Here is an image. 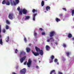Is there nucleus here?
<instances>
[{
    "label": "nucleus",
    "instance_id": "nucleus-39",
    "mask_svg": "<svg viewBox=\"0 0 74 74\" xmlns=\"http://www.w3.org/2000/svg\"><path fill=\"white\" fill-rule=\"evenodd\" d=\"M58 59H55L54 60V62H55L56 63L58 62Z\"/></svg>",
    "mask_w": 74,
    "mask_h": 74
},
{
    "label": "nucleus",
    "instance_id": "nucleus-11",
    "mask_svg": "<svg viewBox=\"0 0 74 74\" xmlns=\"http://www.w3.org/2000/svg\"><path fill=\"white\" fill-rule=\"evenodd\" d=\"M22 12L23 14H25V15H26V14H27V10L25 9H24L22 10Z\"/></svg>",
    "mask_w": 74,
    "mask_h": 74
},
{
    "label": "nucleus",
    "instance_id": "nucleus-6",
    "mask_svg": "<svg viewBox=\"0 0 74 74\" xmlns=\"http://www.w3.org/2000/svg\"><path fill=\"white\" fill-rule=\"evenodd\" d=\"M54 58H55V57L54 56L52 55L51 56L50 59L51 60L49 62L50 63H52V62H53V59H54Z\"/></svg>",
    "mask_w": 74,
    "mask_h": 74
},
{
    "label": "nucleus",
    "instance_id": "nucleus-19",
    "mask_svg": "<svg viewBox=\"0 0 74 74\" xmlns=\"http://www.w3.org/2000/svg\"><path fill=\"white\" fill-rule=\"evenodd\" d=\"M46 49L47 51H48V50L50 49V47L48 46V45H46Z\"/></svg>",
    "mask_w": 74,
    "mask_h": 74
},
{
    "label": "nucleus",
    "instance_id": "nucleus-5",
    "mask_svg": "<svg viewBox=\"0 0 74 74\" xmlns=\"http://www.w3.org/2000/svg\"><path fill=\"white\" fill-rule=\"evenodd\" d=\"M50 41H51V42L53 41V42H54V41H55V40L54 39H53V37H51L50 38V39H47V42H50Z\"/></svg>",
    "mask_w": 74,
    "mask_h": 74
},
{
    "label": "nucleus",
    "instance_id": "nucleus-40",
    "mask_svg": "<svg viewBox=\"0 0 74 74\" xmlns=\"http://www.w3.org/2000/svg\"><path fill=\"white\" fill-rule=\"evenodd\" d=\"M2 32L3 33H5V29H3L2 30Z\"/></svg>",
    "mask_w": 74,
    "mask_h": 74
},
{
    "label": "nucleus",
    "instance_id": "nucleus-49",
    "mask_svg": "<svg viewBox=\"0 0 74 74\" xmlns=\"http://www.w3.org/2000/svg\"><path fill=\"white\" fill-rule=\"evenodd\" d=\"M72 41H74V38H72Z\"/></svg>",
    "mask_w": 74,
    "mask_h": 74
},
{
    "label": "nucleus",
    "instance_id": "nucleus-28",
    "mask_svg": "<svg viewBox=\"0 0 74 74\" xmlns=\"http://www.w3.org/2000/svg\"><path fill=\"white\" fill-rule=\"evenodd\" d=\"M0 44L1 45H3V40H2V39H0Z\"/></svg>",
    "mask_w": 74,
    "mask_h": 74
},
{
    "label": "nucleus",
    "instance_id": "nucleus-23",
    "mask_svg": "<svg viewBox=\"0 0 74 74\" xmlns=\"http://www.w3.org/2000/svg\"><path fill=\"white\" fill-rule=\"evenodd\" d=\"M55 20L57 22H58L59 21H60V19H59L57 18H56Z\"/></svg>",
    "mask_w": 74,
    "mask_h": 74
},
{
    "label": "nucleus",
    "instance_id": "nucleus-12",
    "mask_svg": "<svg viewBox=\"0 0 74 74\" xmlns=\"http://www.w3.org/2000/svg\"><path fill=\"white\" fill-rule=\"evenodd\" d=\"M39 52L40 55H41V56H42V55H43L44 52L42 50H40V51H39Z\"/></svg>",
    "mask_w": 74,
    "mask_h": 74
},
{
    "label": "nucleus",
    "instance_id": "nucleus-25",
    "mask_svg": "<svg viewBox=\"0 0 74 74\" xmlns=\"http://www.w3.org/2000/svg\"><path fill=\"white\" fill-rule=\"evenodd\" d=\"M1 25H0V38L1 37V35L0 34H1Z\"/></svg>",
    "mask_w": 74,
    "mask_h": 74
},
{
    "label": "nucleus",
    "instance_id": "nucleus-17",
    "mask_svg": "<svg viewBox=\"0 0 74 74\" xmlns=\"http://www.w3.org/2000/svg\"><path fill=\"white\" fill-rule=\"evenodd\" d=\"M6 4L7 5H9L10 4V1H9L7 0L6 1Z\"/></svg>",
    "mask_w": 74,
    "mask_h": 74
},
{
    "label": "nucleus",
    "instance_id": "nucleus-56",
    "mask_svg": "<svg viewBox=\"0 0 74 74\" xmlns=\"http://www.w3.org/2000/svg\"><path fill=\"white\" fill-rule=\"evenodd\" d=\"M73 44H74V42H73Z\"/></svg>",
    "mask_w": 74,
    "mask_h": 74
},
{
    "label": "nucleus",
    "instance_id": "nucleus-38",
    "mask_svg": "<svg viewBox=\"0 0 74 74\" xmlns=\"http://www.w3.org/2000/svg\"><path fill=\"white\" fill-rule=\"evenodd\" d=\"M63 46L64 47H66V44H65L64 43H63Z\"/></svg>",
    "mask_w": 74,
    "mask_h": 74
},
{
    "label": "nucleus",
    "instance_id": "nucleus-43",
    "mask_svg": "<svg viewBox=\"0 0 74 74\" xmlns=\"http://www.w3.org/2000/svg\"><path fill=\"white\" fill-rule=\"evenodd\" d=\"M20 7H18V8H17V10L18 11H20Z\"/></svg>",
    "mask_w": 74,
    "mask_h": 74
},
{
    "label": "nucleus",
    "instance_id": "nucleus-3",
    "mask_svg": "<svg viewBox=\"0 0 74 74\" xmlns=\"http://www.w3.org/2000/svg\"><path fill=\"white\" fill-rule=\"evenodd\" d=\"M26 55V53L23 51H21L20 52L19 56L20 58L22 57V56H24Z\"/></svg>",
    "mask_w": 74,
    "mask_h": 74
},
{
    "label": "nucleus",
    "instance_id": "nucleus-7",
    "mask_svg": "<svg viewBox=\"0 0 74 74\" xmlns=\"http://www.w3.org/2000/svg\"><path fill=\"white\" fill-rule=\"evenodd\" d=\"M32 53H33L34 55L35 56H38L39 55V53L38 52H34L33 51H32Z\"/></svg>",
    "mask_w": 74,
    "mask_h": 74
},
{
    "label": "nucleus",
    "instance_id": "nucleus-20",
    "mask_svg": "<svg viewBox=\"0 0 74 74\" xmlns=\"http://www.w3.org/2000/svg\"><path fill=\"white\" fill-rule=\"evenodd\" d=\"M68 37L69 38H71L72 35L70 33H69L68 34Z\"/></svg>",
    "mask_w": 74,
    "mask_h": 74
},
{
    "label": "nucleus",
    "instance_id": "nucleus-41",
    "mask_svg": "<svg viewBox=\"0 0 74 74\" xmlns=\"http://www.w3.org/2000/svg\"><path fill=\"white\" fill-rule=\"evenodd\" d=\"M62 10H64V11H67V10H66V8H62Z\"/></svg>",
    "mask_w": 74,
    "mask_h": 74
},
{
    "label": "nucleus",
    "instance_id": "nucleus-46",
    "mask_svg": "<svg viewBox=\"0 0 74 74\" xmlns=\"http://www.w3.org/2000/svg\"><path fill=\"white\" fill-rule=\"evenodd\" d=\"M26 63H27V61H26L24 63V64L25 65H26Z\"/></svg>",
    "mask_w": 74,
    "mask_h": 74
},
{
    "label": "nucleus",
    "instance_id": "nucleus-53",
    "mask_svg": "<svg viewBox=\"0 0 74 74\" xmlns=\"http://www.w3.org/2000/svg\"><path fill=\"white\" fill-rule=\"evenodd\" d=\"M45 13L47 12V11H45Z\"/></svg>",
    "mask_w": 74,
    "mask_h": 74
},
{
    "label": "nucleus",
    "instance_id": "nucleus-35",
    "mask_svg": "<svg viewBox=\"0 0 74 74\" xmlns=\"http://www.w3.org/2000/svg\"><path fill=\"white\" fill-rule=\"evenodd\" d=\"M9 29V27L8 25H6V29Z\"/></svg>",
    "mask_w": 74,
    "mask_h": 74
},
{
    "label": "nucleus",
    "instance_id": "nucleus-9",
    "mask_svg": "<svg viewBox=\"0 0 74 74\" xmlns=\"http://www.w3.org/2000/svg\"><path fill=\"white\" fill-rule=\"evenodd\" d=\"M55 34V32L54 31L51 32H50V37H53L54 36V34Z\"/></svg>",
    "mask_w": 74,
    "mask_h": 74
},
{
    "label": "nucleus",
    "instance_id": "nucleus-21",
    "mask_svg": "<svg viewBox=\"0 0 74 74\" xmlns=\"http://www.w3.org/2000/svg\"><path fill=\"white\" fill-rule=\"evenodd\" d=\"M37 11H38V10H35V9H33L32 10V12H33V13H34L35 12H37Z\"/></svg>",
    "mask_w": 74,
    "mask_h": 74
},
{
    "label": "nucleus",
    "instance_id": "nucleus-54",
    "mask_svg": "<svg viewBox=\"0 0 74 74\" xmlns=\"http://www.w3.org/2000/svg\"><path fill=\"white\" fill-rule=\"evenodd\" d=\"M34 61H36V60H34Z\"/></svg>",
    "mask_w": 74,
    "mask_h": 74
},
{
    "label": "nucleus",
    "instance_id": "nucleus-32",
    "mask_svg": "<svg viewBox=\"0 0 74 74\" xmlns=\"http://www.w3.org/2000/svg\"><path fill=\"white\" fill-rule=\"evenodd\" d=\"M15 1L16 4H18V3H19V0H15Z\"/></svg>",
    "mask_w": 74,
    "mask_h": 74
},
{
    "label": "nucleus",
    "instance_id": "nucleus-29",
    "mask_svg": "<svg viewBox=\"0 0 74 74\" xmlns=\"http://www.w3.org/2000/svg\"><path fill=\"white\" fill-rule=\"evenodd\" d=\"M29 18H30V16H25V19L28 20L29 19Z\"/></svg>",
    "mask_w": 74,
    "mask_h": 74
},
{
    "label": "nucleus",
    "instance_id": "nucleus-42",
    "mask_svg": "<svg viewBox=\"0 0 74 74\" xmlns=\"http://www.w3.org/2000/svg\"><path fill=\"white\" fill-rule=\"evenodd\" d=\"M59 16L61 17H62V16H63V14H59Z\"/></svg>",
    "mask_w": 74,
    "mask_h": 74
},
{
    "label": "nucleus",
    "instance_id": "nucleus-18",
    "mask_svg": "<svg viewBox=\"0 0 74 74\" xmlns=\"http://www.w3.org/2000/svg\"><path fill=\"white\" fill-rule=\"evenodd\" d=\"M54 73V74H56V73H55V70H53L51 71L50 74H52V73Z\"/></svg>",
    "mask_w": 74,
    "mask_h": 74
},
{
    "label": "nucleus",
    "instance_id": "nucleus-30",
    "mask_svg": "<svg viewBox=\"0 0 74 74\" xmlns=\"http://www.w3.org/2000/svg\"><path fill=\"white\" fill-rule=\"evenodd\" d=\"M44 1H42L41 2V6L42 7H43V6H44Z\"/></svg>",
    "mask_w": 74,
    "mask_h": 74
},
{
    "label": "nucleus",
    "instance_id": "nucleus-27",
    "mask_svg": "<svg viewBox=\"0 0 74 74\" xmlns=\"http://www.w3.org/2000/svg\"><path fill=\"white\" fill-rule=\"evenodd\" d=\"M19 15H22V10L19 11Z\"/></svg>",
    "mask_w": 74,
    "mask_h": 74
},
{
    "label": "nucleus",
    "instance_id": "nucleus-22",
    "mask_svg": "<svg viewBox=\"0 0 74 74\" xmlns=\"http://www.w3.org/2000/svg\"><path fill=\"white\" fill-rule=\"evenodd\" d=\"M66 54L67 56L68 57H69V55L71 54V53L69 52H67V53H66Z\"/></svg>",
    "mask_w": 74,
    "mask_h": 74
},
{
    "label": "nucleus",
    "instance_id": "nucleus-45",
    "mask_svg": "<svg viewBox=\"0 0 74 74\" xmlns=\"http://www.w3.org/2000/svg\"><path fill=\"white\" fill-rule=\"evenodd\" d=\"M39 29L41 30V31H42L43 30V29H42V28H39Z\"/></svg>",
    "mask_w": 74,
    "mask_h": 74
},
{
    "label": "nucleus",
    "instance_id": "nucleus-52",
    "mask_svg": "<svg viewBox=\"0 0 74 74\" xmlns=\"http://www.w3.org/2000/svg\"><path fill=\"white\" fill-rule=\"evenodd\" d=\"M55 44H56L57 45V42H56L55 43Z\"/></svg>",
    "mask_w": 74,
    "mask_h": 74
},
{
    "label": "nucleus",
    "instance_id": "nucleus-8",
    "mask_svg": "<svg viewBox=\"0 0 74 74\" xmlns=\"http://www.w3.org/2000/svg\"><path fill=\"white\" fill-rule=\"evenodd\" d=\"M26 56H25L23 58H21L20 60V61L21 63H22L23 62V60H24L25 59H26Z\"/></svg>",
    "mask_w": 74,
    "mask_h": 74
},
{
    "label": "nucleus",
    "instance_id": "nucleus-13",
    "mask_svg": "<svg viewBox=\"0 0 74 74\" xmlns=\"http://www.w3.org/2000/svg\"><path fill=\"white\" fill-rule=\"evenodd\" d=\"M46 10L47 11H48V10H51V7L49 6H47L46 7Z\"/></svg>",
    "mask_w": 74,
    "mask_h": 74
},
{
    "label": "nucleus",
    "instance_id": "nucleus-2",
    "mask_svg": "<svg viewBox=\"0 0 74 74\" xmlns=\"http://www.w3.org/2000/svg\"><path fill=\"white\" fill-rule=\"evenodd\" d=\"M26 72V68H24L20 71V73L21 74H25Z\"/></svg>",
    "mask_w": 74,
    "mask_h": 74
},
{
    "label": "nucleus",
    "instance_id": "nucleus-24",
    "mask_svg": "<svg viewBox=\"0 0 74 74\" xmlns=\"http://www.w3.org/2000/svg\"><path fill=\"white\" fill-rule=\"evenodd\" d=\"M6 23L7 24H8V25H10V22L7 20H6Z\"/></svg>",
    "mask_w": 74,
    "mask_h": 74
},
{
    "label": "nucleus",
    "instance_id": "nucleus-47",
    "mask_svg": "<svg viewBox=\"0 0 74 74\" xmlns=\"http://www.w3.org/2000/svg\"><path fill=\"white\" fill-rule=\"evenodd\" d=\"M59 74H63V73L61 72H59Z\"/></svg>",
    "mask_w": 74,
    "mask_h": 74
},
{
    "label": "nucleus",
    "instance_id": "nucleus-4",
    "mask_svg": "<svg viewBox=\"0 0 74 74\" xmlns=\"http://www.w3.org/2000/svg\"><path fill=\"white\" fill-rule=\"evenodd\" d=\"M13 16L14 14L12 13H10L9 14L8 18L10 19H13Z\"/></svg>",
    "mask_w": 74,
    "mask_h": 74
},
{
    "label": "nucleus",
    "instance_id": "nucleus-1",
    "mask_svg": "<svg viewBox=\"0 0 74 74\" xmlns=\"http://www.w3.org/2000/svg\"><path fill=\"white\" fill-rule=\"evenodd\" d=\"M32 60L30 59H29L28 60V62L27 63V65L28 66V67H30L32 62Z\"/></svg>",
    "mask_w": 74,
    "mask_h": 74
},
{
    "label": "nucleus",
    "instance_id": "nucleus-15",
    "mask_svg": "<svg viewBox=\"0 0 74 74\" xmlns=\"http://www.w3.org/2000/svg\"><path fill=\"white\" fill-rule=\"evenodd\" d=\"M26 50L27 52L29 53V52H30V49L29 48L27 47L26 49Z\"/></svg>",
    "mask_w": 74,
    "mask_h": 74
},
{
    "label": "nucleus",
    "instance_id": "nucleus-14",
    "mask_svg": "<svg viewBox=\"0 0 74 74\" xmlns=\"http://www.w3.org/2000/svg\"><path fill=\"white\" fill-rule=\"evenodd\" d=\"M35 49L36 51L37 52H39L40 51V49L38 48L37 47H35Z\"/></svg>",
    "mask_w": 74,
    "mask_h": 74
},
{
    "label": "nucleus",
    "instance_id": "nucleus-34",
    "mask_svg": "<svg viewBox=\"0 0 74 74\" xmlns=\"http://www.w3.org/2000/svg\"><path fill=\"white\" fill-rule=\"evenodd\" d=\"M74 10H73L72 11V16H74Z\"/></svg>",
    "mask_w": 74,
    "mask_h": 74
},
{
    "label": "nucleus",
    "instance_id": "nucleus-33",
    "mask_svg": "<svg viewBox=\"0 0 74 74\" xmlns=\"http://www.w3.org/2000/svg\"><path fill=\"white\" fill-rule=\"evenodd\" d=\"M6 1H5V0H4L2 2V3L3 4H6Z\"/></svg>",
    "mask_w": 74,
    "mask_h": 74
},
{
    "label": "nucleus",
    "instance_id": "nucleus-48",
    "mask_svg": "<svg viewBox=\"0 0 74 74\" xmlns=\"http://www.w3.org/2000/svg\"><path fill=\"white\" fill-rule=\"evenodd\" d=\"M36 68L37 69H39V67H38V66H36Z\"/></svg>",
    "mask_w": 74,
    "mask_h": 74
},
{
    "label": "nucleus",
    "instance_id": "nucleus-10",
    "mask_svg": "<svg viewBox=\"0 0 74 74\" xmlns=\"http://www.w3.org/2000/svg\"><path fill=\"white\" fill-rule=\"evenodd\" d=\"M12 0H10V1H11V5H15L16 4V3H15L14 1H13V2H12Z\"/></svg>",
    "mask_w": 74,
    "mask_h": 74
},
{
    "label": "nucleus",
    "instance_id": "nucleus-57",
    "mask_svg": "<svg viewBox=\"0 0 74 74\" xmlns=\"http://www.w3.org/2000/svg\"><path fill=\"white\" fill-rule=\"evenodd\" d=\"M16 69H17V68H16Z\"/></svg>",
    "mask_w": 74,
    "mask_h": 74
},
{
    "label": "nucleus",
    "instance_id": "nucleus-55",
    "mask_svg": "<svg viewBox=\"0 0 74 74\" xmlns=\"http://www.w3.org/2000/svg\"><path fill=\"white\" fill-rule=\"evenodd\" d=\"M46 1H47V0H45Z\"/></svg>",
    "mask_w": 74,
    "mask_h": 74
},
{
    "label": "nucleus",
    "instance_id": "nucleus-26",
    "mask_svg": "<svg viewBox=\"0 0 74 74\" xmlns=\"http://www.w3.org/2000/svg\"><path fill=\"white\" fill-rule=\"evenodd\" d=\"M34 36L35 37V38H37V33H36V32H34Z\"/></svg>",
    "mask_w": 74,
    "mask_h": 74
},
{
    "label": "nucleus",
    "instance_id": "nucleus-51",
    "mask_svg": "<svg viewBox=\"0 0 74 74\" xmlns=\"http://www.w3.org/2000/svg\"><path fill=\"white\" fill-rule=\"evenodd\" d=\"M57 64H59V62H58L57 63Z\"/></svg>",
    "mask_w": 74,
    "mask_h": 74
},
{
    "label": "nucleus",
    "instance_id": "nucleus-37",
    "mask_svg": "<svg viewBox=\"0 0 74 74\" xmlns=\"http://www.w3.org/2000/svg\"><path fill=\"white\" fill-rule=\"evenodd\" d=\"M15 53H18V50L17 49H16L15 50Z\"/></svg>",
    "mask_w": 74,
    "mask_h": 74
},
{
    "label": "nucleus",
    "instance_id": "nucleus-36",
    "mask_svg": "<svg viewBox=\"0 0 74 74\" xmlns=\"http://www.w3.org/2000/svg\"><path fill=\"white\" fill-rule=\"evenodd\" d=\"M24 40L25 41V42H26V41H27L26 38L25 36L24 37Z\"/></svg>",
    "mask_w": 74,
    "mask_h": 74
},
{
    "label": "nucleus",
    "instance_id": "nucleus-16",
    "mask_svg": "<svg viewBox=\"0 0 74 74\" xmlns=\"http://www.w3.org/2000/svg\"><path fill=\"white\" fill-rule=\"evenodd\" d=\"M37 15V14L36 13L35 14H34L33 15V21H35V17L36 15Z\"/></svg>",
    "mask_w": 74,
    "mask_h": 74
},
{
    "label": "nucleus",
    "instance_id": "nucleus-31",
    "mask_svg": "<svg viewBox=\"0 0 74 74\" xmlns=\"http://www.w3.org/2000/svg\"><path fill=\"white\" fill-rule=\"evenodd\" d=\"M6 42H8L9 41V37L8 36V38H7L6 39Z\"/></svg>",
    "mask_w": 74,
    "mask_h": 74
},
{
    "label": "nucleus",
    "instance_id": "nucleus-44",
    "mask_svg": "<svg viewBox=\"0 0 74 74\" xmlns=\"http://www.w3.org/2000/svg\"><path fill=\"white\" fill-rule=\"evenodd\" d=\"M41 34L42 35H44L45 34V33L44 32H42Z\"/></svg>",
    "mask_w": 74,
    "mask_h": 74
},
{
    "label": "nucleus",
    "instance_id": "nucleus-50",
    "mask_svg": "<svg viewBox=\"0 0 74 74\" xmlns=\"http://www.w3.org/2000/svg\"><path fill=\"white\" fill-rule=\"evenodd\" d=\"M31 45H32L30 43L29 44V46H31Z\"/></svg>",
    "mask_w": 74,
    "mask_h": 74
}]
</instances>
